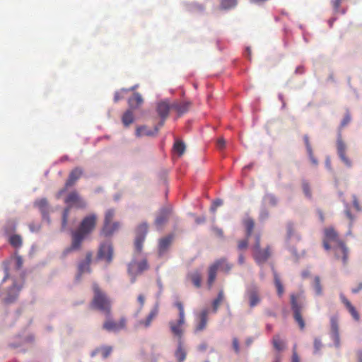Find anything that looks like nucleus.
<instances>
[{"label": "nucleus", "mask_w": 362, "mask_h": 362, "mask_svg": "<svg viewBox=\"0 0 362 362\" xmlns=\"http://www.w3.org/2000/svg\"><path fill=\"white\" fill-rule=\"evenodd\" d=\"M97 220V216L94 214H89L82 219L78 228L72 233L71 246L65 249L63 252L64 257L71 252L80 249L85 237L94 230Z\"/></svg>", "instance_id": "nucleus-1"}, {"label": "nucleus", "mask_w": 362, "mask_h": 362, "mask_svg": "<svg viewBox=\"0 0 362 362\" xmlns=\"http://www.w3.org/2000/svg\"><path fill=\"white\" fill-rule=\"evenodd\" d=\"M93 298L91 307L103 313L107 317L112 314V301L107 295L103 292L97 284L93 285Z\"/></svg>", "instance_id": "nucleus-2"}, {"label": "nucleus", "mask_w": 362, "mask_h": 362, "mask_svg": "<svg viewBox=\"0 0 362 362\" xmlns=\"http://www.w3.org/2000/svg\"><path fill=\"white\" fill-rule=\"evenodd\" d=\"M64 202L68 204V206L63 211L62 223L63 228H64L67 225L71 207L75 206L83 209L86 206V202L80 197L76 191L71 192L66 197Z\"/></svg>", "instance_id": "nucleus-3"}, {"label": "nucleus", "mask_w": 362, "mask_h": 362, "mask_svg": "<svg viewBox=\"0 0 362 362\" xmlns=\"http://www.w3.org/2000/svg\"><path fill=\"white\" fill-rule=\"evenodd\" d=\"M175 306H176L179 310V319L177 321L169 322V327L172 334L177 338L178 341H182V337L185 332L183 327L185 323V309L182 303L180 301L175 302Z\"/></svg>", "instance_id": "nucleus-4"}, {"label": "nucleus", "mask_w": 362, "mask_h": 362, "mask_svg": "<svg viewBox=\"0 0 362 362\" xmlns=\"http://www.w3.org/2000/svg\"><path fill=\"white\" fill-rule=\"evenodd\" d=\"M291 306L293 313V318L298 324L301 330L304 329L305 327V322L302 316V311L304 308V303L301 300L299 295L291 294Z\"/></svg>", "instance_id": "nucleus-5"}, {"label": "nucleus", "mask_w": 362, "mask_h": 362, "mask_svg": "<svg viewBox=\"0 0 362 362\" xmlns=\"http://www.w3.org/2000/svg\"><path fill=\"white\" fill-rule=\"evenodd\" d=\"M115 214L114 209H108L105 212L104 225L101 230V234L105 237L111 236L115 232L117 231L120 227L119 222L112 221Z\"/></svg>", "instance_id": "nucleus-6"}, {"label": "nucleus", "mask_w": 362, "mask_h": 362, "mask_svg": "<svg viewBox=\"0 0 362 362\" xmlns=\"http://www.w3.org/2000/svg\"><path fill=\"white\" fill-rule=\"evenodd\" d=\"M253 257L258 264H264L271 256V248L267 246L265 249L260 247V235L255 236V243L252 247Z\"/></svg>", "instance_id": "nucleus-7"}, {"label": "nucleus", "mask_w": 362, "mask_h": 362, "mask_svg": "<svg viewBox=\"0 0 362 362\" xmlns=\"http://www.w3.org/2000/svg\"><path fill=\"white\" fill-rule=\"evenodd\" d=\"M148 233V225L146 223H143L139 225L136 230V238L134 240L135 250L140 253L143 249V243L145 240L146 234Z\"/></svg>", "instance_id": "nucleus-8"}, {"label": "nucleus", "mask_w": 362, "mask_h": 362, "mask_svg": "<svg viewBox=\"0 0 362 362\" xmlns=\"http://www.w3.org/2000/svg\"><path fill=\"white\" fill-rule=\"evenodd\" d=\"M245 296L247 298L249 305L251 308L257 306L261 302L259 291L256 285H250L247 286Z\"/></svg>", "instance_id": "nucleus-9"}, {"label": "nucleus", "mask_w": 362, "mask_h": 362, "mask_svg": "<svg viewBox=\"0 0 362 362\" xmlns=\"http://www.w3.org/2000/svg\"><path fill=\"white\" fill-rule=\"evenodd\" d=\"M148 269V264L146 259H143L140 262L132 261L128 266L129 274L133 276L132 282L135 281V276L141 274L144 271Z\"/></svg>", "instance_id": "nucleus-10"}, {"label": "nucleus", "mask_w": 362, "mask_h": 362, "mask_svg": "<svg viewBox=\"0 0 362 362\" xmlns=\"http://www.w3.org/2000/svg\"><path fill=\"white\" fill-rule=\"evenodd\" d=\"M97 257L98 259H105L108 264L113 258V248L110 243H104L100 245Z\"/></svg>", "instance_id": "nucleus-11"}, {"label": "nucleus", "mask_w": 362, "mask_h": 362, "mask_svg": "<svg viewBox=\"0 0 362 362\" xmlns=\"http://www.w3.org/2000/svg\"><path fill=\"white\" fill-rule=\"evenodd\" d=\"M83 171L81 168L77 167V168H75L74 169H73L70 172V173L69 175V177L66 181L64 188L61 189L59 192L58 196L59 197L64 192H66V190L68 187L73 186L75 184V182L81 177V175H83Z\"/></svg>", "instance_id": "nucleus-12"}, {"label": "nucleus", "mask_w": 362, "mask_h": 362, "mask_svg": "<svg viewBox=\"0 0 362 362\" xmlns=\"http://www.w3.org/2000/svg\"><path fill=\"white\" fill-rule=\"evenodd\" d=\"M126 327V319L122 317L119 322H115L111 320L110 317L105 321L103 324V329L108 332H118Z\"/></svg>", "instance_id": "nucleus-13"}, {"label": "nucleus", "mask_w": 362, "mask_h": 362, "mask_svg": "<svg viewBox=\"0 0 362 362\" xmlns=\"http://www.w3.org/2000/svg\"><path fill=\"white\" fill-rule=\"evenodd\" d=\"M331 336L337 347L340 346L339 318L337 315L330 317Z\"/></svg>", "instance_id": "nucleus-14"}, {"label": "nucleus", "mask_w": 362, "mask_h": 362, "mask_svg": "<svg viewBox=\"0 0 362 362\" xmlns=\"http://www.w3.org/2000/svg\"><path fill=\"white\" fill-rule=\"evenodd\" d=\"M170 110H172V104H170L168 102L161 101L158 103L156 111L158 115L161 117V121L159 123L160 127L163 126L164 122L168 117Z\"/></svg>", "instance_id": "nucleus-15"}, {"label": "nucleus", "mask_w": 362, "mask_h": 362, "mask_svg": "<svg viewBox=\"0 0 362 362\" xmlns=\"http://www.w3.org/2000/svg\"><path fill=\"white\" fill-rule=\"evenodd\" d=\"M334 255L337 259L341 258L342 262L344 265L347 264L348 261V249L343 242H339L338 244L333 247Z\"/></svg>", "instance_id": "nucleus-16"}, {"label": "nucleus", "mask_w": 362, "mask_h": 362, "mask_svg": "<svg viewBox=\"0 0 362 362\" xmlns=\"http://www.w3.org/2000/svg\"><path fill=\"white\" fill-rule=\"evenodd\" d=\"M209 310H202L197 316V324L194 327V332H199L206 328L208 322Z\"/></svg>", "instance_id": "nucleus-17"}, {"label": "nucleus", "mask_w": 362, "mask_h": 362, "mask_svg": "<svg viewBox=\"0 0 362 362\" xmlns=\"http://www.w3.org/2000/svg\"><path fill=\"white\" fill-rule=\"evenodd\" d=\"M173 238L174 235L173 234H170L159 240L158 252L160 257L167 252L173 243Z\"/></svg>", "instance_id": "nucleus-18"}, {"label": "nucleus", "mask_w": 362, "mask_h": 362, "mask_svg": "<svg viewBox=\"0 0 362 362\" xmlns=\"http://www.w3.org/2000/svg\"><path fill=\"white\" fill-rule=\"evenodd\" d=\"M337 153L341 158V160L344 162V163L348 166H351V161L349 160V158L346 155V145L342 141L341 136H339L337 139Z\"/></svg>", "instance_id": "nucleus-19"}, {"label": "nucleus", "mask_w": 362, "mask_h": 362, "mask_svg": "<svg viewBox=\"0 0 362 362\" xmlns=\"http://www.w3.org/2000/svg\"><path fill=\"white\" fill-rule=\"evenodd\" d=\"M92 259V253L91 252H87L86 255V259L81 262L79 263L78 266V278L81 276L83 274L86 272H90V263Z\"/></svg>", "instance_id": "nucleus-20"}, {"label": "nucleus", "mask_w": 362, "mask_h": 362, "mask_svg": "<svg viewBox=\"0 0 362 362\" xmlns=\"http://www.w3.org/2000/svg\"><path fill=\"white\" fill-rule=\"evenodd\" d=\"M158 314V305L156 304L153 308L150 311L149 314L145 320H139L138 326L144 327L145 328L148 327L153 320H154Z\"/></svg>", "instance_id": "nucleus-21"}, {"label": "nucleus", "mask_w": 362, "mask_h": 362, "mask_svg": "<svg viewBox=\"0 0 362 362\" xmlns=\"http://www.w3.org/2000/svg\"><path fill=\"white\" fill-rule=\"evenodd\" d=\"M170 209L168 208H163L160 210L159 214L155 220V225L160 228L168 221L169 215L170 214Z\"/></svg>", "instance_id": "nucleus-22"}, {"label": "nucleus", "mask_w": 362, "mask_h": 362, "mask_svg": "<svg viewBox=\"0 0 362 362\" xmlns=\"http://www.w3.org/2000/svg\"><path fill=\"white\" fill-rule=\"evenodd\" d=\"M339 297H340V299H341L342 303L345 305L346 309L349 310V312L351 315L352 317L356 321H359L360 315H359L358 313L357 312V310H356L355 307L351 303V302L346 298V296L343 293H341Z\"/></svg>", "instance_id": "nucleus-23"}, {"label": "nucleus", "mask_w": 362, "mask_h": 362, "mask_svg": "<svg viewBox=\"0 0 362 362\" xmlns=\"http://www.w3.org/2000/svg\"><path fill=\"white\" fill-rule=\"evenodd\" d=\"M325 240L332 242L336 245L341 242L338 237L337 233L333 228H328L325 230Z\"/></svg>", "instance_id": "nucleus-24"}, {"label": "nucleus", "mask_w": 362, "mask_h": 362, "mask_svg": "<svg viewBox=\"0 0 362 362\" xmlns=\"http://www.w3.org/2000/svg\"><path fill=\"white\" fill-rule=\"evenodd\" d=\"M112 347L110 346H103L100 347H98L95 349H94L91 354V357L95 356L98 354H101L103 358H107L112 353Z\"/></svg>", "instance_id": "nucleus-25"}, {"label": "nucleus", "mask_w": 362, "mask_h": 362, "mask_svg": "<svg viewBox=\"0 0 362 362\" xmlns=\"http://www.w3.org/2000/svg\"><path fill=\"white\" fill-rule=\"evenodd\" d=\"M175 356L177 362H184L187 357V351H185L182 341H178L177 349L175 352Z\"/></svg>", "instance_id": "nucleus-26"}, {"label": "nucleus", "mask_w": 362, "mask_h": 362, "mask_svg": "<svg viewBox=\"0 0 362 362\" xmlns=\"http://www.w3.org/2000/svg\"><path fill=\"white\" fill-rule=\"evenodd\" d=\"M218 269V264H214V263L212 265H211L209 268V272H208L209 276H208V281H207L209 288H211L214 284V282L216 277V273H217Z\"/></svg>", "instance_id": "nucleus-27"}, {"label": "nucleus", "mask_w": 362, "mask_h": 362, "mask_svg": "<svg viewBox=\"0 0 362 362\" xmlns=\"http://www.w3.org/2000/svg\"><path fill=\"white\" fill-rule=\"evenodd\" d=\"M190 104L189 103L175 102L172 103V110H175L179 115H182L188 111Z\"/></svg>", "instance_id": "nucleus-28"}, {"label": "nucleus", "mask_w": 362, "mask_h": 362, "mask_svg": "<svg viewBox=\"0 0 362 362\" xmlns=\"http://www.w3.org/2000/svg\"><path fill=\"white\" fill-rule=\"evenodd\" d=\"M35 205L40 209L43 218L48 215V202L46 199L36 201Z\"/></svg>", "instance_id": "nucleus-29"}, {"label": "nucleus", "mask_w": 362, "mask_h": 362, "mask_svg": "<svg viewBox=\"0 0 362 362\" xmlns=\"http://www.w3.org/2000/svg\"><path fill=\"white\" fill-rule=\"evenodd\" d=\"M8 243L13 247L18 249L22 246L23 239L21 235L18 234H13L9 235Z\"/></svg>", "instance_id": "nucleus-30"}, {"label": "nucleus", "mask_w": 362, "mask_h": 362, "mask_svg": "<svg viewBox=\"0 0 362 362\" xmlns=\"http://www.w3.org/2000/svg\"><path fill=\"white\" fill-rule=\"evenodd\" d=\"M17 223L14 220H8L4 226V233L7 235H11L16 231Z\"/></svg>", "instance_id": "nucleus-31"}, {"label": "nucleus", "mask_w": 362, "mask_h": 362, "mask_svg": "<svg viewBox=\"0 0 362 362\" xmlns=\"http://www.w3.org/2000/svg\"><path fill=\"white\" fill-rule=\"evenodd\" d=\"M188 277L195 287L199 288L201 286L202 274L199 271H194L191 272L189 274Z\"/></svg>", "instance_id": "nucleus-32"}, {"label": "nucleus", "mask_w": 362, "mask_h": 362, "mask_svg": "<svg viewBox=\"0 0 362 362\" xmlns=\"http://www.w3.org/2000/svg\"><path fill=\"white\" fill-rule=\"evenodd\" d=\"M143 103V98L139 93H135L132 98L129 99V105L131 107L135 108Z\"/></svg>", "instance_id": "nucleus-33"}, {"label": "nucleus", "mask_w": 362, "mask_h": 362, "mask_svg": "<svg viewBox=\"0 0 362 362\" xmlns=\"http://www.w3.org/2000/svg\"><path fill=\"white\" fill-rule=\"evenodd\" d=\"M122 122L125 127H129L134 122V114L131 110H127L122 115Z\"/></svg>", "instance_id": "nucleus-34"}, {"label": "nucleus", "mask_w": 362, "mask_h": 362, "mask_svg": "<svg viewBox=\"0 0 362 362\" xmlns=\"http://www.w3.org/2000/svg\"><path fill=\"white\" fill-rule=\"evenodd\" d=\"M243 223L246 229V236L247 238H250L252 233L255 227V222L252 218H247L244 220Z\"/></svg>", "instance_id": "nucleus-35"}, {"label": "nucleus", "mask_w": 362, "mask_h": 362, "mask_svg": "<svg viewBox=\"0 0 362 362\" xmlns=\"http://www.w3.org/2000/svg\"><path fill=\"white\" fill-rule=\"evenodd\" d=\"M223 300H224V293L223 291H220L218 293L216 298H215L212 302L213 311L214 313L217 312L219 305L223 301Z\"/></svg>", "instance_id": "nucleus-36"}, {"label": "nucleus", "mask_w": 362, "mask_h": 362, "mask_svg": "<svg viewBox=\"0 0 362 362\" xmlns=\"http://www.w3.org/2000/svg\"><path fill=\"white\" fill-rule=\"evenodd\" d=\"M274 284H275V286L277 290L278 296L279 297H281L284 292V288L283 284L280 280L279 275L276 274V272H274Z\"/></svg>", "instance_id": "nucleus-37"}, {"label": "nucleus", "mask_w": 362, "mask_h": 362, "mask_svg": "<svg viewBox=\"0 0 362 362\" xmlns=\"http://www.w3.org/2000/svg\"><path fill=\"white\" fill-rule=\"evenodd\" d=\"M214 264H218V269L225 272H228L232 268V265L229 264L226 259H218L216 261Z\"/></svg>", "instance_id": "nucleus-38"}, {"label": "nucleus", "mask_w": 362, "mask_h": 362, "mask_svg": "<svg viewBox=\"0 0 362 362\" xmlns=\"http://www.w3.org/2000/svg\"><path fill=\"white\" fill-rule=\"evenodd\" d=\"M272 344L274 347V349L279 351H282L284 349L285 344L284 342L280 339L279 335H276L273 337L272 339Z\"/></svg>", "instance_id": "nucleus-39"}, {"label": "nucleus", "mask_w": 362, "mask_h": 362, "mask_svg": "<svg viewBox=\"0 0 362 362\" xmlns=\"http://www.w3.org/2000/svg\"><path fill=\"white\" fill-rule=\"evenodd\" d=\"M174 151L182 156L185 151V145L182 141H177L173 146Z\"/></svg>", "instance_id": "nucleus-40"}, {"label": "nucleus", "mask_w": 362, "mask_h": 362, "mask_svg": "<svg viewBox=\"0 0 362 362\" xmlns=\"http://www.w3.org/2000/svg\"><path fill=\"white\" fill-rule=\"evenodd\" d=\"M264 201L271 206H276L277 204V199L272 194H267L264 197Z\"/></svg>", "instance_id": "nucleus-41"}, {"label": "nucleus", "mask_w": 362, "mask_h": 362, "mask_svg": "<svg viewBox=\"0 0 362 362\" xmlns=\"http://www.w3.org/2000/svg\"><path fill=\"white\" fill-rule=\"evenodd\" d=\"M237 4L236 0H221V5L224 9H228L234 7Z\"/></svg>", "instance_id": "nucleus-42"}, {"label": "nucleus", "mask_w": 362, "mask_h": 362, "mask_svg": "<svg viewBox=\"0 0 362 362\" xmlns=\"http://www.w3.org/2000/svg\"><path fill=\"white\" fill-rule=\"evenodd\" d=\"M314 288L317 295L322 294V288L320 284V279L319 276H315L314 279Z\"/></svg>", "instance_id": "nucleus-43"}, {"label": "nucleus", "mask_w": 362, "mask_h": 362, "mask_svg": "<svg viewBox=\"0 0 362 362\" xmlns=\"http://www.w3.org/2000/svg\"><path fill=\"white\" fill-rule=\"evenodd\" d=\"M134 88H135V87H132V88H131L129 89L123 88V89L121 90L120 92H116L115 93V95H114V101L115 103H117L119 100H121V99H122L124 98L123 95L122 94L123 92L127 93V92H128L129 90H134Z\"/></svg>", "instance_id": "nucleus-44"}, {"label": "nucleus", "mask_w": 362, "mask_h": 362, "mask_svg": "<svg viewBox=\"0 0 362 362\" xmlns=\"http://www.w3.org/2000/svg\"><path fill=\"white\" fill-rule=\"evenodd\" d=\"M302 187H303V191L305 195L308 198L310 199L312 197V194H311V190H310V187L308 182H307L306 181H303V184H302Z\"/></svg>", "instance_id": "nucleus-45"}, {"label": "nucleus", "mask_w": 362, "mask_h": 362, "mask_svg": "<svg viewBox=\"0 0 362 362\" xmlns=\"http://www.w3.org/2000/svg\"><path fill=\"white\" fill-rule=\"evenodd\" d=\"M248 239L246 236V238L244 240H239L238 243V248L239 250H245L247 248L248 246Z\"/></svg>", "instance_id": "nucleus-46"}, {"label": "nucleus", "mask_w": 362, "mask_h": 362, "mask_svg": "<svg viewBox=\"0 0 362 362\" xmlns=\"http://www.w3.org/2000/svg\"><path fill=\"white\" fill-rule=\"evenodd\" d=\"M150 134H151L150 132H146V127H144V126L139 127L136 128V136L139 137L143 135H150Z\"/></svg>", "instance_id": "nucleus-47"}, {"label": "nucleus", "mask_w": 362, "mask_h": 362, "mask_svg": "<svg viewBox=\"0 0 362 362\" xmlns=\"http://www.w3.org/2000/svg\"><path fill=\"white\" fill-rule=\"evenodd\" d=\"M223 204V201L221 199H216L215 201H214L213 202V204L211 207V210L213 211V212H215L216 211V209L221 206Z\"/></svg>", "instance_id": "nucleus-48"}, {"label": "nucleus", "mask_w": 362, "mask_h": 362, "mask_svg": "<svg viewBox=\"0 0 362 362\" xmlns=\"http://www.w3.org/2000/svg\"><path fill=\"white\" fill-rule=\"evenodd\" d=\"M322 342L320 341V339H315L314 340V349H315V353H317L318 351H320V349L322 348Z\"/></svg>", "instance_id": "nucleus-49"}, {"label": "nucleus", "mask_w": 362, "mask_h": 362, "mask_svg": "<svg viewBox=\"0 0 362 362\" xmlns=\"http://www.w3.org/2000/svg\"><path fill=\"white\" fill-rule=\"evenodd\" d=\"M212 230L216 236L223 238V231L221 228L214 226L212 228Z\"/></svg>", "instance_id": "nucleus-50"}, {"label": "nucleus", "mask_w": 362, "mask_h": 362, "mask_svg": "<svg viewBox=\"0 0 362 362\" xmlns=\"http://www.w3.org/2000/svg\"><path fill=\"white\" fill-rule=\"evenodd\" d=\"M233 347L236 354L240 353V346L238 339L236 337L233 339Z\"/></svg>", "instance_id": "nucleus-51"}, {"label": "nucleus", "mask_w": 362, "mask_h": 362, "mask_svg": "<svg viewBox=\"0 0 362 362\" xmlns=\"http://www.w3.org/2000/svg\"><path fill=\"white\" fill-rule=\"evenodd\" d=\"M304 143L306 147L307 151H310L313 150L311 147V144L310 143L309 137L308 135H304L303 136Z\"/></svg>", "instance_id": "nucleus-52"}, {"label": "nucleus", "mask_w": 362, "mask_h": 362, "mask_svg": "<svg viewBox=\"0 0 362 362\" xmlns=\"http://www.w3.org/2000/svg\"><path fill=\"white\" fill-rule=\"evenodd\" d=\"M350 121H351V116L349 113H346V115L344 116V119L341 121V127H345L346 124H348L350 122Z\"/></svg>", "instance_id": "nucleus-53"}, {"label": "nucleus", "mask_w": 362, "mask_h": 362, "mask_svg": "<svg viewBox=\"0 0 362 362\" xmlns=\"http://www.w3.org/2000/svg\"><path fill=\"white\" fill-rule=\"evenodd\" d=\"M16 266L18 269H20L23 266V259L21 256H17L15 259Z\"/></svg>", "instance_id": "nucleus-54"}, {"label": "nucleus", "mask_w": 362, "mask_h": 362, "mask_svg": "<svg viewBox=\"0 0 362 362\" xmlns=\"http://www.w3.org/2000/svg\"><path fill=\"white\" fill-rule=\"evenodd\" d=\"M28 227L31 232H37L40 228V225H35L33 223H29Z\"/></svg>", "instance_id": "nucleus-55"}, {"label": "nucleus", "mask_w": 362, "mask_h": 362, "mask_svg": "<svg viewBox=\"0 0 362 362\" xmlns=\"http://www.w3.org/2000/svg\"><path fill=\"white\" fill-rule=\"evenodd\" d=\"M226 145V141L223 138H220L217 141V146L219 148H223Z\"/></svg>", "instance_id": "nucleus-56"}, {"label": "nucleus", "mask_w": 362, "mask_h": 362, "mask_svg": "<svg viewBox=\"0 0 362 362\" xmlns=\"http://www.w3.org/2000/svg\"><path fill=\"white\" fill-rule=\"evenodd\" d=\"M269 216V212L267 210H262L259 214V219L264 221Z\"/></svg>", "instance_id": "nucleus-57"}, {"label": "nucleus", "mask_w": 362, "mask_h": 362, "mask_svg": "<svg viewBox=\"0 0 362 362\" xmlns=\"http://www.w3.org/2000/svg\"><path fill=\"white\" fill-rule=\"evenodd\" d=\"M308 153V156H309V158H310V160H311V162L314 164V165H317V159L314 157V155H313V150L310 151H307Z\"/></svg>", "instance_id": "nucleus-58"}, {"label": "nucleus", "mask_w": 362, "mask_h": 362, "mask_svg": "<svg viewBox=\"0 0 362 362\" xmlns=\"http://www.w3.org/2000/svg\"><path fill=\"white\" fill-rule=\"evenodd\" d=\"M344 213H345V215L346 216V217L351 221V222H353L354 220V217L352 215V214L351 213L350 209H346L345 210Z\"/></svg>", "instance_id": "nucleus-59"}, {"label": "nucleus", "mask_w": 362, "mask_h": 362, "mask_svg": "<svg viewBox=\"0 0 362 362\" xmlns=\"http://www.w3.org/2000/svg\"><path fill=\"white\" fill-rule=\"evenodd\" d=\"M332 6H333V8H334V10L337 11L340 7L341 0H333L332 1Z\"/></svg>", "instance_id": "nucleus-60"}, {"label": "nucleus", "mask_w": 362, "mask_h": 362, "mask_svg": "<svg viewBox=\"0 0 362 362\" xmlns=\"http://www.w3.org/2000/svg\"><path fill=\"white\" fill-rule=\"evenodd\" d=\"M138 302L140 304V308H142L144 305V303H145V297L144 295L142 294H140L139 296H138Z\"/></svg>", "instance_id": "nucleus-61"}, {"label": "nucleus", "mask_w": 362, "mask_h": 362, "mask_svg": "<svg viewBox=\"0 0 362 362\" xmlns=\"http://www.w3.org/2000/svg\"><path fill=\"white\" fill-rule=\"evenodd\" d=\"M361 290H362V282L359 283L358 285L356 288H353L351 289V292L353 293H357Z\"/></svg>", "instance_id": "nucleus-62"}, {"label": "nucleus", "mask_w": 362, "mask_h": 362, "mask_svg": "<svg viewBox=\"0 0 362 362\" xmlns=\"http://www.w3.org/2000/svg\"><path fill=\"white\" fill-rule=\"evenodd\" d=\"M353 204H354V208L357 211H360L361 210L359 202H358V199H356V197H354Z\"/></svg>", "instance_id": "nucleus-63"}, {"label": "nucleus", "mask_w": 362, "mask_h": 362, "mask_svg": "<svg viewBox=\"0 0 362 362\" xmlns=\"http://www.w3.org/2000/svg\"><path fill=\"white\" fill-rule=\"evenodd\" d=\"M292 362H300L299 356L296 351L293 353Z\"/></svg>", "instance_id": "nucleus-64"}]
</instances>
